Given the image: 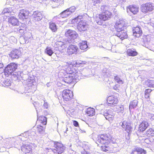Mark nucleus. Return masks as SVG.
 <instances>
[{"label":"nucleus","mask_w":154,"mask_h":154,"mask_svg":"<svg viewBox=\"0 0 154 154\" xmlns=\"http://www.w3.org/2000/svg\"><path fill=\"white\" fill-rule=\"evenodd\" d=\"M46 127L43 126L41 125H37L35 131V134H42L45 133Z\"/></svg>","instance_id":"4be33fe9"},{"label":"nucleus","mask_w":154,"mask_h":154,"mask_svg":"<svg viewBox=\"0 0 154 154\" xmlns=\"http://www.w3.org/2000/svg\"><path fill=\"white\" fill-rule=\"evenodd\" d=\"M10 64L8 65L7 67H6L4 69V73L5 75L7 77L9 75V71L8 68H9Z\"/></svg>","instance_id":"4c0bfd02"},{"label":"nucleus","mask_w":154,"mask_h":154,"mask_svg":"<svg viewBox=\"0 0 154 154\" xmlns=\"http://www.w3.org/2000/svg\"><path fill=\"white\" fill-rule=\"evenodd\" d=\"M129 125V123L127 121L125 120L122 122L121 126L123 128H125L127 127L128 125Z\"/></svg>","instance_id":"e433bc0d"},{"label":"nucleus","mask_w":154,"mask_h":154,"mask_svg":"<svg viewBox=\"0 0 154 154\" xmlns=\"http://www.w3.org/2000/svg\"><path fill=\"white\" fill-rule=\"evenodd\" d=\"M104 58H106V59H109V58H108V57H104Z\"/></svg>","instance_id":"6e6d98bb"},{"label":"nucleus","mask_w":154,"mask_h":154,"mask_svg":"<svg viewBox=\"0 0 154 154\" xmlns=\"http://www.w3.org/2000/svg\"><path fill=\"white\" fill-rule=\"evenodd\" d=\"M20 54V51L15 49L11 51L10 56L12 59L18 58L19 57Z\"/></svg>","instance_id":"aec40b11"},{"label":"nucleus","mask_w":154,"mask_h":154,"mask_svg":"<svg viewBox=\"0 0 154 154\" xmlns=\"http://www.w3.org/2000/svg\"><path fill=\"white\" fill-rule=\"evenodd\" d=\"M9 9L8 8H5L3 11L2 12V14H4L5 15V16L7 17H9Z\"/></svg>","instance_id":"ea45409f"},{"label":"nucleus","mask_w":154,"mask_h":154,"mask_svg":"<svg viewBox=\"0 0 154 154\" xmlns=\"http://www.w3.org/2000/svg\"><path fill=\"white\" fill-rule=\"evenodd\" d=\"M132 32L133 35L135 38H139L143 34L141 28L138 26L133 28Z\"/></svg>","instance_id":"ddd939ff"},{"label":"nucleus","mask_w":154,"mask_h":154,"mask_svg":"<svg viewBox=\"0 0 154 154\" xmlns=\"http://www.w3.org/2000/svg\"><path fill=\"white\" fill-rule=\"evenodd\" d=\"M17 64L14 63H10V70H12V71H15L17 69Z\"/></svg>","instance_id":"473e14b6"},{"label":"nucleus","mask_w":154,"mask_h":154,"mask_svg":"<svg viewBox=\"0 0 154 154\" xmlns=\"http://www.w3.org/2000/svg\"><path fill=\"white\" fill-rule=\"evenodd\" d=\"M107 102L109 106H115L119 102L117 96L112 95L109 96L107 99Z\"/></svg>","instance_id":"9d476101"},{"label":"nucleus","mask_w":154,"mask_h":154,"mask_svg":"<svg viewBox=\"0 0 154 154\" xmlns=\"http://www.w3.org/2000/svg\"><path fill=\"white\" fill-rule=\"evenodd\" d=\"M8 21L9 22L10 21V18H8Z\"/></svg>","instance_id":"864d4df0"},{"label":"nucleus","mask_w":154,"mask_h":154,"mask_svg":"<svg viewBox=\"0 0 154 154\" xmlns=\"http://www.w3.org/2000/svg\"><path fill=\"white\" fill-rule=\"evenodd\" d=\"M21 150L25 153H29L32 151V147L29 145H23L21 147Z\"/></svg>","instance_id":"b1692460"},{"label":"nucleus","mask_w":154,"mask_h":154,"mask_svg":"<svg viewBox=\"0 0 154 154\" xmlns=\"http://www.w3.org/2000/svg\"><path fill=\"white\" fill-rule=\"evenodd\" d=\"M106 5L101 6L100 9L102 13L96 16L94 18L95 21L99 25H102L103 21L108 20L112 17V13L106 10Z\"/></svg>","instance_id":"7ed1b4c3"},{"label":"nucleus","mask_w":154,"mask_h":154,"mask_svg":"<svg viewBox=\"0 0 154 154\" xmlns=\"http://www.w3.org/2000/svg\"><path fill=\"white\" fill-rule=\"evenodd\" d=\"M76 9L75 7L74 6H72L69 8H67L66 9V11H68L69 12H70L71 13H72L74 12Z\"/></svg>","instance_id":"c9c22d12"},{"label":"nucleus","mask_w":154,"mask_h":154,"mask_svg":"<svg viewBox=\"0 0 154 154\" xmlns=\"http://www.w3.org/2000/svg\"><path fill=\"white\" fill-rule=\"evenodd\" d=\"M43 106L45 108L47 109L48 107V103L45 102H44L43 104Z\"/></svg>","instance_id":"de8ad7c7"},{"label":"nucleus","mask_w":154,"mask_h":154,"mask_svg":"<svg viewBox=\"0 0 154 154\" xmlns=\"http://www.w3.org/2000/svg\"><path fill=\"white\" fill-rule=\"evenodd\" d=\"M125 131H126L128 133H131L132 131L133 128L130 125H128V126L125 128Z\"/></svg>","instance_id":"f704fd0d"},{"label":"nucleus","mask_w":154,"mask_h":154,"mask_svg":"<svg viewBox=\"0 0 154 154\" xmlns=\"http://www.w3.org/2000/svg\"><path fill=\"white\" fill-rule=\"evenodd\" d=\"M54 145L55 149H53L52 151L54 152L60 154L63 152L65 150L64 146L61 143L55 142Z\"/></svg>","instance_id":"0eeeda50"},{"label":"nucleus","mask_w":154,"mask_h":154,"mask_svg":"<svg viewBox=\"0 0 154 154\" xmlns=\"http://www.w3.org/2000/svg\"><path fill=\"white\" fill-rule=\"evenodd\" d=\"M85 113L88 116H92L95 115V112L94 109L91 107H89L86 109Z\"/></svg>","instance_id":"a878e982"},{"label":"nucleus","mask_w":154,"mask_h":154,"mask_svg":"<svg viewBox=\"0 0 154 154\" xmlns=\"http://www.w3.org/2000/svg\"><path fill=\"white\" fill-rule=\"evenodd\" d=\"M116 141L115 139L109 133L99 134L96 140V143L100 145L101 150L107 152L111 150V144L114 143Z\"/></svg>","instance_id":"f03ea898"},{"label":"nucleus","mask_w":154,"mask_h":154,"mask_svg":"<svg viewBox=\"0 0 154 154\" xmlns=\"http://www.w3.org/2000/svg\"><path fill=\"white\" fill-rule=\"evenodd\" d=\"M127 56L131 57H135L138 54V53L136 50L134 48H131L128 49L126 52Z\"/></svg>","instance_id":"2eb2a0df"},{"label":"nucleus","mask_w":154,"mask_h":154,"mask_svg":"<svg viewBox=\"0 0 154 154\" xmlns=\"http://www.w3.org/2000/svg\"><path fill=\"white\" fill-rule=\"evenodd\" d=\"M118 112L123 113L124 111V106L123 105H120L117 108Z\"/></svg>","instance_id":"58836bf2"},{"label":"nucleus","mask_w":154,"mask_h":154,"mask_svg":"<svg viewBox=\"0 0 154 154\" xmlns=\"http://www.w3.org/2000/svg\"><path fill=\"white\" fill-rule=\"evenodd\" d=\"M45 53L49 56H51L54 53L52 48L51 47H47L45 50Z\"/></svg>","instance_id":"c756f323"},{"label":"nucleus","mask_w":154,"mask_h":154,"mask_svg":"<svg viewBox=\"0 0 154 154\" xmlns=\"http://www.w3.org/2000/svg\"><path fill=\"white\" fill-rule=\"evenodd\" d=\"M106 119L109 121L112 120L114 118V115L110 111H108L104 113Z\"/></svg>","instance_id":"393cba45"},{"label":"nucleus","mask_w":154,"mask_h":154,"mask_svg":"<svg viewBox=\"0 0 154 154\" xmlns=\"http://www.w3.org/2000/svg\"><path fill=\"white\" fill-rule=\"evenodd\" d=\"M62 43V42L61 41L57 42V44L58 45H60V43Z\"/></svg>","instance_id":"603ef678"},{"label":"nucleus","mask_w":154,"mask_h":154,"mask_svg":"<svg viewBox=\"0 0 154 154\" xmlns=\"http://www.w3.org/2000/svg\"><path fill=\"white\" fill-rule=\"evenodd\" d=\"M32 15L33 19L35 21H39L42 18V14L41 12L38 11L34 12Z\"/></svg>","instance_id":"dca6fc26"},{"label":"nucleus","mask_w":154,"mask_h":154,"mask_svg":"<svg viewBox=\"0 0 154 154\" xmlns=\"http://www.w3.org/2000/svg\"><path fill=\"white\" fill-rule=\"evenodd\" d=\"M6 4H9V2H7L6 3Z\"/></svg>","instance_id":"5fc2aeb1"},{"label":"nucleus","mask_w":154,"mask_h":154,"mask_svg":"<svg viewBox=\"0 0 154 154\" xmlns=\"http://www.w3.org/2000/svg\"><path fill=\"white\" fill-rule=\"evenodd\" d=\"M65 35L71 39L73 40L76 38L78 36V34L75 31L70 29L68 30L65 32Z\"/></svg>","instance_id":"9b49d317"},{"label":"nucleus","mask_w":154,"mask_h":154,"mask_svg":"<svg viewBox=\"0 0 154 154\" xmlns=\"http://www.w3.org/2000/svg\"><path fill=\"white\" fill-rule=\"evenodd\" d=\"M52 2H54L55 3H58L63 0H50Z\"/></svg>","instance_id":"09e8293b"},{"label":"nucleus","mask_w":154,"mask_h":154,"mask_svg":"<svg viewBox=\"0 0 154 154\" xmlns=\"http://www.w3.org/2000/svg\"><path fill=\"white\" fill-rule=\"evenodd\" d=\"M29 12L26 10L22 9L19 13L18 17L19 19L24 20L27 19L29 17Z\"/></svg>","instance_id":"f8f14e48"},{"label":"nucleus","mask_w":154,"mask_h":154,"mask_svg":"<svg viewBox=\"0 0 154 154\" xmlns=\"http://www.w3.org/2000/svg\"><path fill=\"white\" fill-rule=\"evenodd\" d=\"M146 151L144 149L139 147H136L131 152V154H146Z\"/></svg>","instance_id":"a211bd4d"},{"label":"nucleus","mask_w":154,"mask_h":154,"mask_svg":"<svg viewBox=\"0 0 154 154\" xmlns=\"http://www.w3.org/2000/svg\"><path fill=\"white\" fill-rule=\"evenodd\" d=\"M146 135L148 137L154 136V130L152 128H149L146 131Z\"/></svg>","instance_id":"c85d7f7f"},{"label":"nucleus","mask_w":154,"mask_h":154,"mask_svg":"<svg viewBox=\"0 0 154 154\" xmlns=\"http://www.w3.org/2000/svg\"><path fill=\"white\" fill-rule=\"evenodd\" d=\"M126 27V23L122 20L116 21L114 25V27L117 32H120L124 30V29Z\"/></svg>","instance_id":"423d86ee"},{"label":"nucleus","mask_w":154,"mask_h":154,"mask_svg":"<svg viewBox=\"0 0 154 154\" xmlns=\"http://www.w3.org/2000/svg\"><path fill=\"white\" fill-rule=\"evenodd\" d=\"M131 133H128L127 136H125V139L127 140H129L130 139V134Z\"/></svg>","instance_id":"49530a36"},{"label":"nucleus","mask_w":154,"mask_h":154,"mask_svg":"<svg viewBox=\"0 0 154 154\" xmlns=\"http://www.w3.org/2000/svg\"><path fill=\"white\" fill-rule=\"evenodd\" d=\"M137 104V102L136 100H133L130 104L129 108L134 109L136 107Z\"/></svg>","instance_id":"2f4dec72"},{"label":"nucleus","mask_w":154,"mask_h":154,"mask_svg":"<svg viewBox=\"0 0 154 154\" xmlns=\"http://www.w3.org/2000/svg\"><path fill=\"white\" fill-rule=\"evenodd\" d=\"M10 22L13 25L15 26L17 25L18 21L16 19L11 18H10Z\"/></svg>","instance_id":"72a5a7b5"},{"label":"nucleus","mask_w":154,"mask_h":154,"mask_svg":"<svg viewBox=\"0 0 154 154\" xmlns=\"http://www.w3.org/2000/svg\"><path fill=\"white\" fill-rule=\"evenodd\" d=\"M78 17L75 18L73 20L74 23L79 22L77 26V28L80 32L86 31L88 28V25L86 22L83 20H80Z\"/></svg>","instance_id":"39448f33"},{"label":"nucleus","mask_w":154,"mask_h":154,"mask_svg":"<svg viewBox=\"0 0 154 154\" xmlns=\"http://www.w3.org/2000/svg\"><path fill=\"white\" fill-rule=\"evenodd\" d=\"M60 96L64 102L69 101L73 98V92L69 89H65L60 92Z\"/></svg>","instance_id":"20e7f679"},{"label":"nucleus","mask_w":154,"mask_h":154,"mask_svg":"<svg viewBox=\"0 0 154 154\" xmlns=\"http://www.w3.org/2000/svg\"><path fill=\"white\" fill-rule=\"evenodd\" d=\"M120 88V85L119 84H116L113 87V89L116 90H118Z\"/></svg>","instance_id":"c03bdc74"},{"label":"nucleus","mask_w":154,"mask_h":154,"mask_svg":"<svg viewBox=\"0 0 154 154\" xmlns=\"http://www.w3.org/2000/svg\"><path fill=\"white\" fill-rule=\"evenodd\" d=\"M37 121L39 123L45 125L47 123V118L46 117L43 116H38Z\"/></svg>","instance_id":"412c9836"},{"label":"nucleus","mask_w":154,"mask_h":154,"mask_svg":"<svg viewBox=\"0 0 154 154\" xmlns=\"http://www.w3.org/2000/svg\"><path fill=\"white\" fill-rule=\"evenodd\" d=\"M83 154H90L88 152L85 151L84 152Z\"/></svg>","instance_id":"3c124183"},{"label":"nucleus","mask_w":154,"mask_h":154,"mask_svg":"<svg viewBox=\"0 0 154 154\" xmlns=\"http://www.w3.org/2000/svg\"><path fill=\"white\" fill-rule=\"evenodd\" d=\"M49 28L52 32H57L58 29L57 26L55 23L52 21L49 23Z\"/></svg>","instance_id":"5701e85b"},{"label":"nucleus","mask_w":154,"mask_h":154,"mask_svg":"<svg viewBox=\"0 0 154 154\" xmlns=\"http://www.w3.org/2000/svg\"><path fill=\"white\" fill-rule=\"evenodd\" d=\"M127 8L134 14H137L139 11V7L135 5H130Z\"/></svg>","instance_id":"f3484780"},{"label":"nucleus","mask_w":154,"mask_h":154,"mask_svg":"<svg viewBox=\"0 0 154 154\" xmlns=\"http://www.w3.org/2000/svg\"><path fill=\"white\" fill-rule=\"evenodd\" d=\"M152 91L150 89H146L144 91V97L146 99H149L150 98V93Z\"/></svg>","instance_id":"cd10ccee"},{"label":"nucleus","mask_w":154,"mask_h":154,"mask_svg":"<svg viewBox=\"0 0 154 154\" xmlns=\"http://www.w3.org/2000/svg\"><path fill=\"white\" fill-rule=\"evenodd\" d=\"M116 35L120 38L121 40H123L127 39L128 37V35L126 31L123 30L120 32H118Z\"/></svg>","instance_id":"6ab92c4d"},{"label":"nucleus","mask_w":154,"mask_h":154,"mask_svg":"<svg viewBox=\"0 0 154 154\" xmlns=\"http://www.w3.org/2000/svg\"><path fill=\"white\" fill-rule=\"evenodd\" d=\"M73 125L76 127L79 126V124L78 122L75 120H73Z\"/></svg>","instance_id":"a18cd8bd"},{"label":"nucleus","mask_w":154,"mask_h":154,"mask_svg":"<svg viewBox=\"0 0 154 154\" xmlns=\"http://www.w3.org/2000/svg\"><path fill=\"white\" fill-rule=\"evenodd\" d=\"M65 72L68 76L63 79V81L69 84L75 83L78 78V67L79 64L75 61L66 63Z\"/></svg>","instance_id":"f257e3e1"},{"label":"nucleus","mask_w":154,"mask_h":154,"mask_svg":"<svg viewBox=\"0 0 154 154\" xmlns=\"http://www.w3.org/2000/svg\"><path fill=\"white\" fill-rule=\"evenodd\" d=\"M149 126V124L148 122L143 121L139 124L138 130L140 131L143 132Z\"/></svg>","instance_id":"4468645a"},{"label":"nucleus","mask_w":154,"mask_h":154,"mask_svg":"<svg viewBox=\"0 0 154 154\" xmlns=\"http://www.w3.org/2000/svg\"><path fill=\"white\" fill-rule=\"evenodd\" d=\"M79 47L83 50L85 51L88 48L87 42L86 41H82L79 44Z\"/></svg>","instance_id":"bb28decb"},{"label":"nucleus","mask_w":154,"mask_h":154,"mask_svg":"<svg viewBox=\"0 0 154 154\" xmlns=\"http://www.w3.org/2000/svg\"><path fill=\"white\" fill-rule=\"evenodd\" d=\"M114 79L115 81L119 84H123L124 83L123 81L119 77L118 75L114 76Z\"/></svg>","instance_id":"7c9ffc66"},{"label":"nucleus","mask_w":154,"mask_h":154,"mask_svg":"<svg viewBox=\"0 0 154 154\" xmlns=\"http://www.w3.org/2000/svg\"><path fill=\"white\" fill-rule=\"evenodd\" d=\"M140 9L141 11L145 13L150 12L153 9L152 4L149 3L142 4L141 5Z\"/></svg>","instance_id":"1a4fd4ad"},{"label":"nucleus","mask_w":154,"mask_h":154,"mask_svg":"<svg viewBox=\"0 0 154 154\" xmlns=\"http://www.w3.org/2000/svg\"><path fill=\"white\" fill-rule=\"evenodd\" d=\"M79 49L77 46L74 45H69L66 50V53L68 55L76 54L77 53Z\"/></svg>","instance_id":"6e6552de"},{"label":"nucleus","mask_w":154,"mask_h":154,"mask_svg":"<svg viewBox=\"0 0 154 154\" xmlns=\"http://www.w3.org/2000/svg\"><path fill=\"white\" fill-rule=\"evenodd\" d=\"M66 11V10H64L60 13L61 15H62L63 17H66L69 15V14L67 13L69 11Z\"/></svg>","instance_id":"79ce46f5"},{"label":"nucleus","mask_w":154,"mask_h":154,"mask_svg":"<svg viewBox=\"0 0 154 154\" xmlns=\"http://www.w3.org/2000/svg\"><path fill=\"white\" fill-rule=\"evenodd\" d=\"M10 80L7 79L5 81L4 84L5 85V87L6 88L9 87L10 85Z\"/></svg>","instance_id":"37998d69"},{"label":"nucleus","mask_w":154,"mask_h":154,"mask_svg":"<svg viewBox=\"0 0 154 154\" xmlns=\"http://www.w3.org/2000/svg\"><path fill=\"white\" fill-rule=\"evenodd\" d=\"M103 0H92V2L94 6H96L97 4L101 3Z\"/></svg>","instance_id":"a19ab883"},{"label":"nucleus","mask_w":154,"mask_h":154,"mask_svg":"<svg viewBox=\"0 0 154 154\" xmlns=\"http://www.w3.org/2000/svg\"><path fill=\"white\" fill-rule=\"evenodd\" d=\"M3 65L2 63H0V68H1L3 67Z\"/></svg>","instance_id":"8fccbe9b"}]
</instances>
